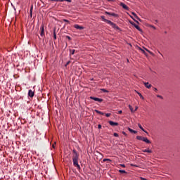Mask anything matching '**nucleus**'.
<instances>
[{"label": "nucleus", "mask_w": 180, "mask_h": 180, "mask_svg": "<svg viewBox=\"0 0 180 180\" xmlns=\"http://www.w3.org/2000/svg\"><path fill=\"white\" fill-rule=\"evenodd\" d=\"M73 156H72V161H73V165L77 168V169L80 170L81 167L78 163V160H79V155L78 154V153L77 152L76 150H73Z\"/></svg>", "instance_id": "nucleus-1"}, {"label": "nucleus", "mask_w": 180, "mask_h": 180, "mask_svg": "<svg viewBox=\"0 0 180 180\" xmlns=\"http://www.w3.org/2000/svg\"><path fill=\"white\" fill-rule=\"evenodd\" d=\"M108 25H110V26H112V27H113V29H117V30H120V27L115 24L114 22H112V21H108Z\"/></svg>", "instance_id": "nucleus-2"}, {"label": "nucleus", "mask_w": 180, "mask_h": 180, "mask_svg": "<svg viewBox=\"0 0 180 180\" xmlns=\"http://www.w3.org/2000/svg\"><path fill=\"white\" fill-rule=\"evenodd\" d=\"M90 98L94 101L98 102V103H102L103 102V99L102 98H96V97H94V96H91Z\"/></svg>", "instance_id": "nucleus-3"}, {"label": "nucleus", "mask_w": 180, "mask_h": 180, "mask_svg": "<svg viewBox=\"0 0 180 180\" xmlns=\"http://www.w3.org/2000/svg\"><path fill=\"white\" fill-rule=\"evenodd\" d=\"M40 36L41 37H44L45 34H44V25H41V27H40Z\"/></svg>", "instance_id": "nucleus-4"}, {"label": "nucleus", "mask_w": 180, "mask_h": 180, "mask_svg": "<svg viewBox=\"0 0 180 180\" xmlns=\"http://www.w3.org/2000/svg\"><path fill=\"white\" fill-rule=\"evenodd\" d=\"M131 25H132L133 26H134V27H136V29H137V30L139 32H142V30L139 27V25H136L134 22H130Z\"/></svg>", "instance_id": "nucleus-5"}, {"label": "nucleus", "mask_w": 180, "mask_h": 180, "mask_svg": "<svg viewBox=\"0 0 180 180\" xmlns=\"http://www.w3.org/2000/svg\"><path fill=\"white\" fill-rule=\"evenodd\" d=\"M108 123L110 124V126L112 127H117L119 125L118 122H115L113 121H109Z\"/></svg>", "instance_id": "nucleus-6"}, {"label": "nucleus", "mask_w": 180, "mask_h": 180, "mask_svg": "<svg viewBox=\"0 0 180 180\" xmlns=\"http://www.w3.org/2000/svg\"><path fill=\"white\" fill-rule=\"evenodd\" d=\"M74 27H75V29H77L78 30H83V29H84V27L80 26V25H75Z\"/></svg>", "instance_id": "nucleus-7"}, {"label": "nucleus", "mask_w": 180, "mask_h": 180, "mask_svg": "<svg viewBox=\"0 0 180 180\" xmlns=\"http://www.w3.org/2000/svg\"><path fill=\"white\" fill-rule=\"evenodd\" d=\"M143 84L148 89H150L152 86V85L150 84H149L148 82H143Z\"/></svg>", "instance_id": "nucleus-8"}, {"label": "nucleus", "mask_w": 180, "mask_h": 180, "mask_svg": "<svg viewBox=\"0 0 180 180\" xmlns=\"http://www.w3.org/2000/svg\"><path fill=\"white\" fill-rule=\"evenodd\" d=\"M34 95V92L32 90H29L28 96L30 97V98H33Z\"/></svg>", "instance_id": "nucleus-9"}, {"label": "nucleus", "mask_w": 180, "mask_h": 180, "mask_svg": "<svg viewBox=\"0 0 180 180\" xmlns=\"http://www.w3.org/2000/svg\"><path fill=\"white\" fill-rule=\"evenodd\" d=\"M105 14L109 15H112V16H114V17H117L118 16V15L116 14V13H109V12H107V11L105 12Z\"/></svg>", "instance_id": "nucleus-10"}, {"label": "nucleus", "mask_w": 180, "mask_h": 180, "mask_svg": "<svg viewBox=\"0 0 180 180\" xmlns=\"http://www.w3.org/2000/svg\"><path fill=\"white\" fill-rule=\"evenodd\" d=\"M143 142L148 143V144H150L151 142L150 141V140H148L146 137H144L143 138Z\"/></svg>", "instance_id": "nucleus-11"}, {"label": "nucleus", "mask_w": 180, "mask_h": 180, "mask_svg": "<svg viewBox=\"0 0 180 180\" xmlns=\"http://www.w3.org/2000/svg\"><path fill=\"white\" fill-rule=\"evenodd\" d=\"M128 130H129V131L130 133H131V134H137V131H135V130H134V129H131V128H129V127Z\"/></svg>", "instance_id": "nucleus-12"}, {"label": "nucleus", "mask_w": 180, "mask_h": 180, "mask_svg": "<svg viewBox=\"0 0 180 180\" xmlns=\"http://www.w3.org/2000/svg\"><path fill=\"white\" fill-rule=\"evenodd\" d=\"M120 6H122L126 10H129V7L126 4H124V3H121Z\"/></svg>", "instance_id": "nucleus-13"}, {"label": "nucleus", "mask_w": 180, "mask_h": 180, "mask_svg": "<svg viewBox=\"0 0 180 180\" xmlns=\"http://www.w3.org/2000/svg\"><path fill=\"white\" fill-rule=\"evenodd\" d=\"M101 19H102L103 21L107 22L108 24V22L110 21V20H108L105 19L104 15L101 16Z\"/></svg>", "instance_id": "nucleus-14"}, {"label": "nucleus", "mask_w": 180, "mask_h": 180, "mask_svg": "<svg viewBox=\"0 0 180 180\" xmlns=\"http://www.w3.org/2000/svg\"><path fill=\"white\" fill-rule=\"evenodd\" d=\"M138 126H139V127L143 132H145L146 134H148V131H146L142 127V126H141V124H139Z\"/></svg>", "instance_id": "nucleus-15"}, {"label": "nucleus", "mask_w": 180, "mask_h": 180, "mask_svg": "<svg viewBox=\"0 0 180 180\" xmlns=\"http://www.w3.org/2000/svg\"><path fill=\"white\" fill-rule=\"evenodd\" d=\"M143 139L144 137L141 136H137L136 139L139 141H143Z\"/></svg>", "instance_id": "nucleus-16"}, {"label": "nucleus", "mask_w": 180, "mask_h": 180, "mask_svg": "<svg viewBox=\"0 0 180 180\" xmlns=\"http://www.w3.org/2000/svg\"><path fill=\"white\" fill-rule=\"evenodd\" d=\"M95 112L97 113V114H99V115H104V112H101V111H99L98 110H95Z\"/></svg>", "instance_id": "nucleus-17"}, {"label": "nucleus", "mask_w": 180, "mask_h": 180, "mask_svg": "<svg viewBox=\"0 0 180 180\" xmlns=\"http://www.w3.org/2000/svg\"><path fill=\"white\" fill-rule=\"evenodd\" d=\"M103 162H111L112 160H111L110 159H109V158H104V159L103 160Z\"/></svg>", "instance_id": "nucleus-18"}, {"label": "nucleus", "mask_w": 180, "mask_h": 180, "mask_svg": "<svg viewBox=\"0 0 180 180\" xmlns=\"http://www.w3.org/2000/svg\"><path fill=\"white\" fill-rule=\"evenodd\" d=\"M143 153H153V151L151 150H147V149L143 150Z\"/></svg>", "instance_id": "nucleus-19"}, {"label": "nucleus", "mask_w": 180, "mask_h": 180, "mask_svg": "<svg viewBox=\"0 0 180 180\" xmlns=\"http://www.w3.org/2000/svg\"><path fill=\"white\" fill-rule=\"evenodd\" d=\"M53 39L54 40H56L57 39L56 34V28H54L53 30Z\"/></svg>", "instance_id": "nucleus-20"}, {"label": "nucleus", "mask_w": 180, "mask_h": 180, "mask_svg": "<svg viewBox=\"0 0 180 180\" xmlns=\"http://www.w3.org/2000/svg\"><path fill=\"white\" fill-rule=\"evenodd\" d=\"M132 14L137 20L141 21V20L137 16V15L134 12H133Z\"/></svg>", "instance_id": "nucleus-21"}, {"label": "nucleus", "mask_w": 180, "mask_h": 180, "mask_svg": "<svg viewBox=\"0 0 180 180\" xmlns=\"http://www.w3.org/2000/svg\"><path fill=\"white\" fill-rule=\"evenodd\" d=\"M129 110L131 111V112H135V110H134V108H132L131 105H129Z\"/></svg>", "instance_id": "nucleus-22"}, {"label": "nucleus", "mask_w": 180, "mask_h": 180, "mask_svg": "<svg viewBox=\"0 0 180 180\" xmlns=\"http://www.w3.org/2000/svg\"><path fill=\"white\" fill-rule=\"evenodd\" d=\"M137 94H138V95L140 96V98H141L142 100H144V98H143V95H142L141 93L137 92Z\"/></svg>", "instance_id": "nucleus-23"}, {"label": "nucleus", "mask_w": 180, "mask_h": 180, "mask_svg": "<svg viewBox=\"0 0 180 180\" xmlns=\"http://www.w3.org/2000/svg\"><path fill=\"white\" fill-rule=\"evenodd\" d=\"M119 172L121 174H127V172L125 170L120 169Z\"/></svg>", "instance_id": "nucleus-24"}, {"label": "nucleus", "mask_w": 180, "mask_h": 180, "mask_svg": "<svg viewBox=\"0 0 180 180\" xmlns=\"http://www.w3.org/2000/svg\"><path fill=\"white\" fill-rule=\"evenodd\" d=\"M137 47H138V49H139V50H141V51H142V53H143L144 54H146V52H145V51H144L143 49L140 48L139 46H137Z\"/></svg>", "instance_id": "nucleus-25"}, {"label": "nucleus", "mask_w": 180, "mask_h": 180, "mask_svg": "<svg viewBox=\"0 0 180 180\" xmlns=\"http://www.w3.org/2000/svg\"><path fill=\"white\" fill-rule=\"evenodd\" d=\"M32 9H33V6L31 7L30 11L31 17L32 15Z\"/></svg>", "instance_id": "nucleus-26"}, {"label": "nucleus", "mask_w": 180, "mask_h": 180, "mask_svg": "<svg viewBox=\"0 0 180 180\" xmlns=\"http://www.w3.org/2000/svg\"><path fill=\"white\" fill-rule=\"evenodd\" d=\"M101 91L103 92V93H108V91L105 89H102Z\"/></svg>", "instance_id": "nucleus-27"}, {"label": "nucleus", "mask_w": 180, "mask_h": 180, "mask_svg": "<svg viewBox=\"0 0 180 180\" xmlns=\"http://www.w3.org/2000/svg\"><path fill=\"white\" fill-rule=\"evenodd\" d=\"M136 22H137L138 23V25H139V21H137V20H136L134 18V17L133 16H130Z\"/></svg>", "instance_id": "nucleus-28"}, {"label": "nucleus", "mask_w": 180, "mask_h": 180, "mask_svg": "<svg viewBox=\"0 0 180 180\" xmlns=\"http://www.w3.org/2000/svg\"><path fill=\"white\" fill-rule=\"evenodd\" d=\"M70 54L73 55V54H75V50L73 49V50H70Z\"/></svg>", "instance_id": "nucleus-29"}, {"label": "nucleus", "mask_w": 180, "mask_h": 180, "mask_svg": "<svg viewBox=\"0 0 180 180\" xmlns=\"http://www.w3.org/2000/svg\"><path fill=\"white\" fill-rule=\"evenodd\" d=\"M60 1V2H63V0H49V1Z\"/></svg>", "instance_id": "nucleus-30"}, {"label": "nucleus", "mask_w": 180, "mask_h": 180, "mask_svg": "<svg viewBox=\"0 0 180 180\" xmlns=\"http://www.w3.org/2000/svg\"><path fill=\"white\" fill-rule=\"evenodd\" d=\"M120 166L122 167H123V168H125V167H126V166H125L124 164H120Z\"/></svg>", "instance_id": "nucleus-31"}, {"label": "nucleus", "mask_w": 180, "mask_h": 180, "mask_svg": "<svg viewBox=\"0 0 180 180\" xmlns=\"http://www.w3.org/2000/svg\"><path fill=\"white\" fill-rule=\"evenodd\" d=\"M157 97L160 98V99H162V100L163 99V97L162 96H160V95H158Z\"/></svg>", "instance_id": "nucleus-32"}, {"label": "nucleus", "mask_w": 180, "mask_h": 180, "mask_svg": "<svg viewBox=\"0 0 180 180\" xmlns=\"http://www.w3.org/2000/svg\"><path fill=\"white\" fill-rule=\"evenodd\" d=\"M110 115H111L110 113H106V114H105V116H106L107 117H109Z\"/></svg>", "instance_id": "nucleus-33"}, {"label": "nucleus", "mask_w": 180, "mask_h": 180, "mask_svg": "<svg viewBox=\"0 0 180 180\" xmlns=\"http://www.w3.org/2000/svg\"><path fill=\"white\" fill-rule=\"evenodd\" d=\"M114 136L115 137H118L119 136V134L117 133H114Z\"/></svg>", "instance_id": "nucleus-34"}, {"label": "nucleus", "mask_w": 180, "mask_h": 180, "mask_svg": "<svg viewBox=\"0 0 180 180\" xmlns=\"http://www.w3.org/2000/svg\"><path fill=\"white\" fill-rule=\"evenodd\" d=\"M143 49H144V50H146V51H148V53H150V54H152V53L150 51H149L147 49H146L144 47H143Z\"/></svg>", "instance_id": "nucleus-35"}, {"label": "nucleus", "mask_w": 180, "mask_h": 180, "mask_svg": "<svg viewBox=\"0 0 180 180\" xmlns=\"http://www.w3.org/2000/svg\"><path fill=\"white\" fill-rule=\"evenodd\" d=\"M66 39H68L69 40H71V37L69 36H66Z\"/></svg>", "instance_id": "nucleus-36"}, {"label": "nucleus", "mask_w": 180, "mask_h": 180, "mask_svg": "<svg viewBox=\"0 0 180 180\" xmlns=\"http://www.w3.org/2000/svg\"><path fill=\"white\" fill-rule=\"evenodd\" d=\"M101 128H102L101 124H98V129H101Z\"/></svg>", "instance_id": "nucleus-37"}, {"label": "nucleus", "mask_w": 180, "mask_h": 180, "mask_svg": "<svg viewBox=\"0 0 180 180\" xmlns=\"http://www.w3.org/2000/svg\"><path fill=\"white\" fill-rule=\"evenodd\" d=\"M122 113V110H119V111H118V114H119V115H121Z\"/></svg>", "instance_id": "nucleus-38"}, {"label": "nucleus", "mask_w": 180, "mask_h": 180, "mask_svg": "<svg viewBox=\"0 0 180 180\" xmlns=\"http://www.w3.org/2000/svg\"><path fill=\"white\" fill-rule=\"evenodd\" d=\"M122 134L124 135L125 136H127V134L126 132H124V131L122 132Z\"/></svg>", "instance_id": "nucleus-39"}, {"label": "nucleus", "mask_w": 180, "mask_h": 180, "mask_svg": "<svg viewBox=\"0 0 180 180\" xmlns=\"http://www.w3.org/2000/svg\"><path fill=\"white\" fill-rule=\"evenodd\" d=\"M63 1H68V2H71V0H63Z\"/></svg>", "instance_id": "nucleus-40"}, {"label": "nucleus", "mask_w": 180, "mask_h": 180, "mask_svg": "<svg viewBox=\"0 0 180 180\" xmlns=\"http://www.w3.org/2000/svg\"><path fill=\"white\" fill-rule=\"evenodd\" d=\"M63 21L66 22H69V20L64 19Z\"/></svg>", "instance_id": "nucleus-41"}, {"label": "nucleus", "mask_w": 180, "mask_h": 180, "mask_svg": "<svg viewBox=\"0 0 180 180\" xmlns=\"http://www.w3.org/2000/svg\"><path fill=\"white\" fill-rule=\"evenodd\" d=\"M141 180H147L146 178H143V177H141Z\"/></svg>", "instance_id": "nucleus-42"}, {"label": "nucleus", "mask_w": 180, "mask_h": 180, "mask_svg": "<svg viewBox=\"0 0 180 180\" xmlns=\"http://www.w3.org/2000/svg\"><path fill=\"white\" fill-rule=\"evenodd\" d=\"M151 27H153V29H155V30L156 29V27L155 26H153V25H151Z\"/></svg>", "instance_id": "nucleus-43"}, {"label": "nucleus", "mask_w": 180, "mask_h": 180, "mask_svg": "<svg viewBox=\"0 0 180 180\" xmlns=\"http://www.w3.org/2000/svg\"><path fill=\"white\" fill-rule=\"evenodd\" d=\"M137 110H138V107L136 106L134 111L136 112V111H137Z\"/></svg>", "instance_id": "nucleus-44"}, {"label": "nucleus", "mask_w": 180, "mask_h": 180, "mask_svg": "<svg viewBox=\"0 0 180 180\" xmlns=\"http://www.w3.org/2000/svg\"><path fill=\"white\" fill-rule=\"evenodd\" d=\"M154 91H158L157 88H154Z\"/></svg>", "instance_id": "nucleus-45"}, {"label": "nucleus", "mask_w": 180, "mask_h": 180, "mask_svg": "<svg viewBox=\"0 0 180 180\" xmlns=\"http://www.w3.org/2000/svg\"><path fill=\"white\" fill-rule=\"evenodd\" d=\"M53 148H55V144L52 145Z\"/></svg>", "instance_id": "nucleus-46"}, {"label": "nucleus", "mask_w": 180, "mask_h": 180, "mask_svg": "<svg viewBox=\"0 0 180 180\" xmlns=\"http://www.w3.org/2000/svg\"><path fill=\"white\" fill-rule=\"evenodd\" d=\"M108 1H114L115 0H108Z\"/></svg>", "instance_id": "nucleus-47"}, {"label": "nucleus", "mask_w": 180, "mask_h": 180, "mask_svg": "<svg viewBox=\"0 0 180 180\" xmlns=\"http://www.w3.org/2000/svg\"><path fill=\"white\" fill-rule=\"evenodd\" d=\"M68 64H70V62H68L67 64H66V65H68Z\"/></svg>", "instance_id": "nucleus-48"}, {"label": "nucleus", "mask_w": 180, "mask_h": 180, "mask_svg": "<svg viewBox=\"0 0 180 180\" xmlns=\"http://www.w3.org/2000/svg\"><path fill=\"white\" fill-rule=\"evenodd\" d=\"M132 167H136V165H131Z\"/></svg>", "instance_id": "nucleus-49"}, {"label": "nucleus", "mask_w": 180, "mask_h": 180, "mask_svg": "<svg viewBox=\"0 0 180 180\" xmlns=\"http://www.w3.org/2000/svg\"><path fill=\"white\" fill-rule=\"evenodd\" d=\"M167 32H165V34H167Z\"/></svg>", "instance_id": "nucleus-50"}, {"label": "nucleus", "mask_w": 180, "mask_h": 180, "mask_svg": "<svg viewBox=\"0 0 180 180\" xmlns=\"http://www.w3.org/2000/svg\"><path fill=\"white\" fill-rule=\"evenodd\" d=\"M155 22H158V20H156Z\"/></svg>", "instance_id": "nucleus-51"}]
</instances>
